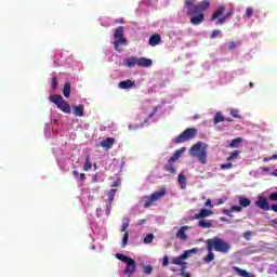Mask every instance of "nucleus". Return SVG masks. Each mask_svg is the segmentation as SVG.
<instances>
[{
    "label": "nucleus",
    "instance_id": "f257e3e1",
    "mask_svg": "<svg viewBox=\"0 0 277 277\" xmlns=\"http://www.w3.org/2000/svg\"><path fill=\"white\" fill-rule=\"evenodd\" d=\"M207 148H209L207 143L198 142L190 147L188 154L197 159L201 166H207Z\"/></svg>",
    "mask_w": 277,
    "mask_h": 277
},
{
    "label": "nucleus",
    "instance_id": "f03ea898",
    "mask_svg": "<svg viewBox=\"0 0 277 277\" xmlns=\"http://www.w3.org/2000/svg\"><path fill=\"white\" fill-rule=\"evenodd\" d=\"M206 243L207 250H215V252H222L223 254L230 252V243L220 237L210 238Z\"/></svg>",
    "mask_w": 277,
    "mask_h": 277
},
{
    "label": "nucleus",
    "instance_id": "7ed1b4c3",
    "mask_svg": "<svg viewBox=\"0 0 277 277\" xmlns=\"http://www.w3.org/2000/svg\"><path fill=\"white\" fill-rule=\"evenodd\" d=\"M114 49L117 53H122V47H128L129 41L124 38V28L119 26L114 31Z\"/></svg>",
    "mask_w": 277,
    "mask_h": 277
},
{
    "label": "nucleus",
    "instance_id": "20e7f679",
    "mask_svg": "<svg viewBox=\"0 0 277 277\" xmlns=\"http://www.w3.org/2000/svg\"><path fill=\"white\" fill-rule=\"evenodd\" d=\"M166 187H162L160 190L153 193L150 196L144 197V207L148 209L149 207H157V201L161 200L167 194Z\"/></svg>",
    "mask_w": 277,
    "mask_h": 277
},
{
    "label": "nucleus",
    "instance_id": "39448f33",
    "mask_svg": "<svg viewBox=\"0 0 277 277\" xmlns=\"http://www.w3.org/2000/svg\"><path fill=\"white\" fill-rule=\"evenodd\" d=\"M51 103H54L61 111L64 114H70V104L64 100V97L60 94L50 96Z\"/></svg>",
    "mask_w": 277,
    "mask_h": 277
},
{
    "label": "nucleus",
    "instance_id": "423d86ee",
    "mask_svg": "<svg viewBox=\"0 0 277 277\" xmlns=\"http://www.w3.org/2000/svg\"><path fill=\"white\" fill-rule=\"evenodd\" d=\"M196 137V129L188 128L184 132H182L179 136L173 138L174 144H183L184 142H189V140H194Z\"/></svg>",
    "mask_w": 277,
    "mask_h": 277
},
{
    "label": "nucleus",
    "instance_id": "0eeeda50",
    "mask_svg": "<svg viewBox=\"0 0 277 277\" xmlns=\"http://www.w3.org/2000/svg\"><path fill=\"white\" fill-rule=\"evenodd\" d=\"M184 12L187 16H190V17L196 16V14H200L198 4H194V0H185Z\"/></svg>",
    "mask_w": 277,
    "mask_h": 277
},
{
    "label": "nucleus",
    "instance_id": "6e6552de",
    "mask_svg": "<svg viewBox=\"0 0 277 277\" xmlns=\"http://www.w3.org/2000/svg\"><path fill=\"white\" fill-rule=\"evenodd\" d=\"M116 192H118V189L113 188L107 194L108 199L106 201V215H109V213H111V202H114V198H116Z\"/></svg>",
    "mask_w": 277,
    "mask_h": 277
},
{
    "label": "nucleus",
    "instance_id": "1a4fd4ad",
    "mask_svg": "<svg viewBox=\"0 0 277 277\" xmlns=\"http://www.w3.org/2000/svg\"><path fill=\"white\" fill-rule=\"evenodd\" d=\"M135 269H137V263H135V260L130 259L129 262H126L124 274H127V276L135 274Z\"/></svg>",
    "mask_w": 277,
    "mask_h": 277
},
{
    "label": "nucleus",
    "instance_id": "9d476101",
    "mask_svg": "<svg viewBox=\"0 0 277 277\" xmlns=\"http://www.w3.org/2000/svg\"><path fill=\"white\" fill-rule=\"evenodd\" d=\"M255 206L262 211H269V202L267 201V198L263 196L258 197V200L255 201Z\"/></svg>",
    "mask_w": 277,
    "mask_h": 277
},
{
    "label": "nucleus",
    "instance_id": "9b49d317",
    "mask_svg": "<svg viewBox=\"0 0 277 277\" xmlns=\"http://www.w3.org/2000/svg\"><path fill=\"white\" fill-rule=\"evenodd\" d=\"M189 228L192 227L188 225L180 227V229L175 234L176 239H179L180 241H187V230H189Z\"/></svg>",
    "mask_w": 277,
    "mask_h": 277
},
{
    "label": "nucleus",
    "instance_id": "f8f14e48",
    "mask_svg": "<svg viewBox=\"0 0 277 277\" xmlns=\"http://www.w3.org/2000/svg\"><path fill=\"white\" fill-rule=\"evenodd\" d=\"M241 211H243L241 206H232L230 209H224L223 214L228 215V217H233V213H241Z\"/></svg>",
    "mask_w": 277,
    "mask_h": 277
},
{
    "label": "nucleus",
    "instance_id": "ddd939ff",
    "mask_svg": "<svg viewBox=\"0 0 277 277\" xmlns=\"http://www.w3.org/2000/svg\"><path fill=\"white\" fill-rule=\"evenodd\" d=\"M114 144H116V138L114 137H107L106 140L100 142V146L102 148H105L106 150H109L114 147Z\"/></svg>",
    "mask_w": 277,
    "mask_h": 277
},
{
    "label": "nucleus",
    "instance_id": "4468645a",
    "mask_svg": "<svg viewBox=\"0 0 277 277\" xmlns=\"http://www.w3.org/2000/svg\"><path fill=\"white\" fill-rule=\"evenodd\" d=\"M205 21V14L198 13L196 15L190 16V23L192 25H200Z\"/></svg>",
    "mask_w": 277,
    "mask_h": 277
},
{
    "label": "nucleus",
    "instance_id": "2eb2a0df",
    "mask_svg": "<svg viewBox=\"0 0 277 277\" xmlns=\"http://www.w3.org/2000/svg\"><path fill=\"white\" fill-rule=\"evenodd\" d=\"M119 88L121 90H129L131 88H135V81L132 80H123L119 82Z\"/></svg>",
    "mask_w": 277,
    "mask_h": 277
},
{
    "label": "nucleus",
    "instance_id": "dca6fc26",
    "mask_svg": "<svg viewBox=\"0 0 277 277\" xmlns=\"http://www.w3.org/2000/svg\"><path fill=\"white\" fill-rule=\"evenodd\" d=\"M210 215H213V211L203 208L195 215V217L196 220H203V217H209Z\"/></svg>",
    "mask_w": 277,
    "mask_h": 277
},
{
    "label": "nucleus",
    "instance_id": "f3484780",
    "mask_svg": "<svg viewBox=\"0 0 277 277\" xmlns=\"http://www.w3.org/2000/svg\"><path fill=\"white\" fill-rule=\"evenodd\" d=\"M186 148L182 147L181 149L175 150V153L173 154V156L169 159L170 162L174 161H179V159H181V155H183V153H185Z\"/></svg>",
    "mask_w": 277,
    "mask_h": 277
},
{
    "label": "nucleus",
    "instance_id": "a211bd4d",
    "mask_svg": "<svg viewBox=\"0 0 277 277\" xmlns=\"http://www.w3.org/2000/svg\"><path fill=\"white\" fill-rule=\"evenodd\" d=\"M197 253H198V248L186 250L182 253V259H184V261H187V259H192L193 254H197Z\"/></svg>",
    "mask_w": 277,
    "mask_h": 277
},
{
    "label": "nucleus",
    "instance_id": "6ab92c4d",
    "mask_svg": "<svg viewBox=\"0 0 277 277\" xmlns=\"http://www.w3.org/2000/svg\"><path fill=\"white\" fill-rule=\"evenodd\" d=\"M211 6V2H209V0H203L201 2H199L197 4V8L199 10V13L202 14V12H205L206 10H209V8Z\"/></svg>",
    "mask_w": 277,
    "mask_h": 277
},
{
    "label": "nucleus",
    "instance_id": "aec40b11",
    "mask_svg": "<svg viewBox=\"0 0 277 277\" xmlns=\"http://www.w3.org/2000/svg\"><path fill=\"white\" fill-rule=\"evenodd\" d=\"M123 64L128 68H131V67L135 66L136 64H140V58H135V57L126 58L123 61Z\"/></svg>",
    "mask_w": 277,
    "mask_h": 277
},
{
    "label": "nucleus",
    "instance_id": "412c9836",
    "mask_svg": "<svg viewBox=\"0 0 277 277\" xmlns=\"http://www.w3.org/2000/svg\"><path fill=\"white\" fill-rule=\"evenodd\" d=\"M161 43V36L160 35H153L150 38H149V45L150 47H157V44H160Z\"/></svg>",
    "mask_w": 277,
    "mask_h": 277
},
{
    "label": "nucleus",
    "instance_id": "4be33fe9",
    "mask_svg": "<svg viewBox=\"0 0 277 277\" xmlns=\"http://www.w3.org/2000/svg\"><path fill=\"white\" fill-rule=\"evenodd\" d=\"M140 66L143 68H150V66H153V60L140 57Z\"/></svg>",
    "mask_w": 277,
    "mask_h": 277
},
{
    "label": "nucleus",
    "instance_id": "5701e85b",
    "mask_svg": "<svg viewBox=\"0 0 277 277\" xmlns=\"http://www.w3.org/2000/svg\"><path fill=\"white\" fill-rule=\"evenodd\" d=\"M225 10H226V9H225L223 5L219 6V8L214 11V13L212 14L211 21H215V19L220 18V16H222V14H224V11H225Z\"/></svg>",
    "mask_w": 277,
    "mask_h": 277
},
{
    "label": "nucleus",
    "instance_id": "b1692460",
    "mask_svg": "<svg viewBox=\"0 0 277 277\" xmlns=\"http://www.w3.org/2000/svg\"><path fill=\"white\" fill-rule=\"evenodd\" d=\"M171 263L172 265H187V262H185L183 255L172 258Z\"/></svg>",
    "mask_w": 277,
    "mask_h": 277
},
{
    "label": "nucleus",
    "instance_id": "393cba45",
    "mask_svg": "<svg viewBox=\"0 0 277 277\" xmlns=\"http://www.w3.org/2000/svg\"><path fill=\"white\" fill-rule=\"evenodd\" d=\"M233 272H236V274H238V276H242V277H251L250 273H248L246 269H241L237 266H233Z\"/></svg>",
    "mask_w": 277,
    "mask_h": 277
},
{
    "label": "nucleus",
    "instance_id": "a878e982",
    "mask_svg": "<svg viewBox=\"0 0 277 277\" xmlns=\"http://www.w3.org/2000/svg\"><path fill=\"white\" fill-rule=\"evenodd\" d=\"M84 107L83 105L74 106V114L79 118L83 117Z\"/></svg>",
    "mask_w": 277,
    "mask_h": 277
},
{
    "label": "nucleus",
    "instance_id": "bb28decb",
    "mask_svg": "<svg viewBox=\"0 0 277 277\" xmlns=\"http://www.w3.org/2000/svg\"><path fill=\"white\" fill-rule=\"evenodd\" d=\"M177 181H179L182 189H185V187H187V182H186L187 177H185V175L183 173L179 174Z\"/></svg>",
    "mask_w": 277,
    "mask_h": 277
},
{
    "label": "nucleus",
    "instance_id": "cd10ccee",
    "mask_svg": "<svg viewBox=\"0 0 277 277\" xmlns=\"http://www.w3.org/2000/svg\"><path fill=\"white\" fill-rule=\"evenodd\" d=\"M238 202L240 207H245V208L250 207L251 205V201L247 197H241V196L238 197Z\"/></svg>",
    "mask_w": 277,
    "mask_h": 277
},
{
    "label": "nucleus",
    "instance_id": "c85d7f7f",
    "mask_svg": "<svg viewBox=\"0 0 277 277\" xmlns=\"http://www.w3.org/2000/svg\"><path fill=\"white\" fill-rule=\"evenodd\" d=\"M198 226L200 228H211V226H213V223L211 221H207V220H200L198 222Z\"/></svg>",
    "mask_w": 277,
    "mask_h": 277
},
{
    "label": "nucleus",
    "instance_id": "c756f323",
    "mask_svg": "<svg viewBox=\"0 0 277 277\" xmlns=\"http://www.w3.org/2000/svg\"><path fill=\"white\" fill-rule=\"evenodd\" d=\"M70 82H66L63 89V95L65 96V98H70Z\"/></svg>",
    "mask_w": 277,
    "mask_h": 277
},
{
    "label": "nucleus",
    "instance_id": "7c9ffc66",
    "mask_svg": "<svg viewBox=\"0 0 277 277\" xmlns=\"http://www.w3.org/2000/svg\"><path fill=\"white\" fill-rule=\"evenodd\" d=\"M243 142V138L237 137L229 143V148H239V144Z\"/></svg>",
    "mask_w": 277,
    "mask_h": 277
},
{
    "label": "nucleus",
    "instance_id": "2f4dec72",
    "mask_svg": "<svg viewBox=\"0 0 277 277\" xmlns=\"http://www.w3.org/2000/svg\"><path fill=\"white\" fill-rule=\"evenodd\" d=\"M173 162H168V164H166L164 170L166 172H169L170 174H176V168H174V164H172Z\"/></svg>",
    "mask_w": 277,
    "mask_h": 277
},
{
    "label": "nucleus",
    "instance_id": "473e14b6",
    "mask_svg": "<svg viewBox=\"0 0 277 277\" xmlns=\"http://www.w3.org/2000/svg\"><path fill=\"white\" fill-rule=\"evenodd\" d=\"M224 120H226V118H224V115H222V113H216L214 116V124H220V122H224Z\"/></svg>",
    "mask_w": 277,
    "mask_h": 277
},
{
    "label": "nucleus",
    "instance_id": "72a5a7b5",
    "mask_svg": "<svg viewBox=\"0 0 277 277\" xmlns=\"http://www.w3.org/2000/svg\"><path fill=\"white\" fill-rule=\"evenodd\" d=\"M160 106H156L155 110L151 111L149 115H148V119L144 120L143 123H141L142 127H148V124H150V122H148V120H150V118H153V116H155L157 109H159Z\"/></svg>",
    "mask_w": 277,
    "mask_h": 277
},
{
    "label": "nucleus",
    "instance_id": "f704fd0d",
    "mask_svg": "<svg viewBox=\"0 0 277 277\" xmlns=\"http://www.w3.org/2000/svg\"><path fill=\"white\" fill-rule=\"evenodd\" d=\"M215 254L213 253V250H208V254L205 258L206 263H211V261H214Z\"/></svg>",
    "mask_w": 277,
    "mask_h": 277
},
{
    "label": "nucleus",
    "instance_id": "c9c22d12",
    "mask_svg": "<svg viewBox=\"0 0 277 277\" xmlns=\"http://www.w3.org/2000/svg\"><path fill=\"white\" fill-rule=\"evenodd\" d=\"M241 155V150H234L229 157H227V161H235Z\"/></svg>",
    "mask_w": 277,
    "mask_h": 277
},
{
    "label": "nucleus",
    "instance_id": "e433bc0d",
    "mask_svg": "<svg viewBox=\"0 0 277 277\" xmlns=\"http://www.w3.org/2000/svg\"><path fill=\"white\" fill-rule=\"evenodd\" d=\"M83 170L84 172H89V170H92V162H90V156H87L85 158Z\"/></svg>",
    "mask_w": 277,
    "mask_h": 277
},
{
    "label": "nucleus",
    "instance_id": "4c0bfd02",
    "mask_svg": "<svg viewBox=\"0 0 277 277\" xmlns=\"http://www.w3.org/2000/svg\"><path fill=\"white\" fill-rule=\"evenodd\" d=\"M116 259H118V261H121L122 263H127L130 261L131 258H129L122 253H116Z\"/></svg>",
    "mask_w": 277,
    "mask_h": 277
},
{
    "label": "nucleus",
    "instance_id": "58836bf2",
    "mask_svg": "<svg viewBox=\"0 0 277 277\" xmlns=\"http://www.w3.org/2000/svg\"><path fill=\"white\" fill-rule=\"evenodd\" d=\"M143 272L146 274V276H150V274H153V265H143Z\"/></svg>",
    "mask_w": 277,
    "mask_h": 277
},
{
    "label": "nucleus",
    "instance_id": "ea45409f",
    "mask_svg": "<svg viewBox=\"0 0 277 277\" xmlns=\"http://www.w3.org/2000/svg\"><path fill=\"white\" fill-rule=\"evenodd\" d=\"M153 239H155V235L154 234H148L144 239L143 242L148 245V243H153Z\"/></svg>",
    "mask_w": 277,
    "mask_h": 277
},
{
    "label": "nucleus",
    "instance_id": "a19ab883",
    "mask_svg": "<svg viewBox=\"0 0 277 277\" xmlns=\"http://www.w3.org/2000/svg\"><path fill=\"white\" fill-rule=\"evenodd\" d=\"M58 85H60V82H57V77L53 76L52 77V90H53V92H55L57 90Z\"/></svg>",
    "mask_w": 277,
    "mask_h": 277
},
{
    "label": "nucleus",
    "instance_id": "79ce46f5",
    "mask_svg": "<svg viewBox=\"0 0 277 277\" xmlns=\"http://www.w3.org/2000/svg\"><path fill=\"white\" fill-rule=\"evenodd\" d=\"M128 243H129V232H126L122 238V248H127Z\"/></svg>",
    "mask_w": 277,
    "mask_h": 277
},
{
    "label": "nucleus",
    "instance_id": "37998d69",
    "mask_svg": "<svg viewBox=\"0 0 277 277\" xmlns=\"http://www.w3.org/2000/svg\"><path fill=\"white\" fill-rule=\"evenodd\" d=\"M230 116H233V118H241L239 116V109H237V108H232L230 109Z\"/></svg>",
    "mask_w": 277,
    "mask_h": 277
},
{
    "label": "nucleus",
    "instance_id": "c03bdc74",
    "mask_svg": "<svg viewBox=\"0 0 277 277\" xmlns=\"http://www.w3.org/2000/svg\"><path fill=\"white\" fill-rule=\"evenodd\" d=\"M253 14H254V9H252V8H247L246 13H245V16H246L247 18H250Z\"/></svg>",
    "mask_w": 277,
    "mask_h": 277
},
{
    "label": "nucleus",
    "instance_id": "a18cd8bd",
    "mask_svg": "<svg viewBox=\"0 0 277 277\" xmlns=\"http://www.w3.org/2000/svg\"><path fill=\"white\" fill-rule=\"evenodd\" d=\"M268 199L271 200V202H277V193H271L268 195Z\"/></svg>",
    "mask_w": 277,
    "mask_h": 277
},
{
    "label": "nucleus",
    "instance_id": "49530a36",
    "mask_svg": "<svg viewBox=\"0 0 277 277\" xmlns=\"http://www.w3.org/2000/svg\"><path fill=\"white\" fill-rule=\"evenodd\" d=\"M227 47L229 51H235V49H237V43L235 41H230L229 43H227Z\"/></svg>",
    "mask_w": 277,
    "mask_h": 277
},
{
    "label": "nucleus",
    "instance_id": "de8ad7c7",
    "mask_svg": "<svg viewBox=\"0 0 277 277\" xmlns=\"http://www.w3.org/2000/svg\"><path fill=\"white\" fill-rule=\"evenodd\" d=\"M230 168H233L230 162L221 164V170H230Z\"/></svg>",
    "mask_w": 277,
    "mask_h": 277
},
{
    "label": "nucleus",
    "instance_id": "09e8293b",
    "mask_svg": "<svg viewBox=\"0 0 277 277\" xmlns=\"http://www.w3.org/2000/svg\"><path fill=\"white\" fill-rule=\"evenodd\" d=\"M243 238L246 239V241H250V239H252V232L248 230L243 234Z\"/></svg>",
    "mask_w": 277,
    "mask_h": 277
},
{
    "label": "nucleus",
    "instance_id": "8fccbe9b",
    "mask_svg": "<svg viewBox=\"0 0 277 277\" xmlns=\"http://www.w3.org/2000/svg\"><path fill=\"white\" fill-rule=\"evenodd\" d=\"M169 264L170 260L168 259V255H164L162 260V267H168Z\"/></svg>",
    "mask_w": 277,
    "mask_h": 277
},
{
    "label": "nucleus",
    "instance_id": "3c124183",
    "mask_svg": "<svg viewBox=\"0 0 277 277\" xmlns=\"http://www.w3.org/2000/svg\"><path fill=\"white\" fill-rule=\"evenodd\" d=\"M127 228H129V221H126L122 223V226H121V233H124L127 230Z\"/></svg>",
    "mask_w": 277,
    "mask_h": 277
},
{
    "label": "nucleus",
    "instance_id": "603ef678",
    "mask_svg": "<svg viewBox=\"0 0 277 277\" xmlns=\"http://www.w3.org/2000/svg\"><path fill=\"white\" fill-rule=\"evenodd\" d=\"M220 34H222V30H213V32L211 34L210 38L215 39L216 37L220 36Z\"/></svg>",
    "mask_w": 277,
    "mask_h": 277
},
{
    "label": "nucleus",
    "instance_id": "864d4df0",
    "mask_svg": "<svg viewBox=\"0 0 277 277\" xmlns=\"http://www.w3.org/2000/svg\"><path fill=\"white\" fill-rule=\"evenodd\" d=\"M224 23H226V17L223 16V17H220L216 22V25H224Z\"/></svg>",
    "mask_w": 277,
    "mask_h": 277
},
{
    "label": "nucleus",
    "instance_id": "5fc2aeb1",
    "mask_svg": "<svg viewBox=\"0 0 277 277\" xmlns=\"http://www.w3.org/2000/svg\"><path fill=\"white\" fill-rule=\"evenodd\" d=\"M233 14H234V12L229 11L223 17H225V21H228V18H230V16H233Z\"/></svg>",
    "mask_w": 277,
    "mask_h": 277
},
{
    "label": "nucleus",
    "instance_id": "6e6d98bb",
    "mask_svg": "<svg viewBox=\"0 0 277 277\" xmlns=\"http://www.w3.org/2000/svg\"><path fill=\"white\" fill-rule=\"evenodd\" d=\"M110 187H120V181H115Z\"/></svg>",
    "mask_w": 277,
    "mask_h": 277
},
{
    "label": "nucleus",
    "instance_id": "4d7b16f0",
    "mask_svg": "<svg viewBox=\"0 0 277 277\" xmlns=\"http://www.w3.org/2000/svg\"><path fill=\"white\" fill-rule=\"evenodd\" d=\"M115 23L118 24V25H123L124 19L123 18L115 19Z\"/></svg>",
    "mask_w": 277,
    "mask_h": 277
},
{
    "label": "nucleus",
    "instance_id": "13d9d810",
    "mask_svg": "<svg viewBox=\"0 0 277 277\" xmlns=\"http://www.w3.org/2000/svg\"><path fill=\"white\" fill-rule=\"evenodd\" d=\"M180 276H182V277H192V275L189 273H186V272H181Z\"/></svg>",
    "mask_w": 277,
    "mask_h": 277
},
{
    "label": "nucleus",
    "instance_id": "bf43d9fd",
    "mask_svg": "<svg viewBox=\"0 0 277 277\" xmlns=\"http://www.w3.org/2000/svg\"><path fill=\"white\" fill-rule=\"evenodd\" d=\"M271 211H275L277 213V205L269 206Z\"/></svg>",
    "mask_w": 277,
    "mask_h": 277
},
{
    "label": "nucleus",
    "instance_id": "052dcab7",
    "mask_svg": "<svg viewBox=\"0 0 277 277\" xmlns=\"http://www.w3.org/2000/svg\"><path fill=\"white\" fill-rule=\"evenodd\" d=\"M206 207H213V205L211 203V199H208V200L206 201Z\"/></svg>",
    "mask_w": 277,
    "mask_h": 277
},
{
    "label": "nucleus",
    "instance_id": "680f3d73",
    "mask_svg": "<svg viewBox=\"0 0 277 277\" xmlns=\"http://www.w3.org/2000/svg\"><path fill=\"white\" fill-rule=\"evenodd\" d=\"M181 268V272H185V269H187V264H184V265H180Z\"/></svg>",
    "mask_w": 277,
    "mask_h": 277
},
{
    "label": "nucleus",
    "instance_id": "e2e57ef3",
    "mask_svg": "<svg viewBox=\"0 0 277 277\" xmlns=\"http://www.w3.org/2000/svg\"><path fill=\"white\" fill-rule=\"evenodd\" d=\"M85 179H87V177H85V173H81V174H80V181H85Z\"/></svg>",
    "mask_w": 277,
    "mask_h": 277
},
{
    "label": "nucleus",
    "instance_id": "0e129e2a",
    "mask_svg": "<svg viewBox=\"0 0 277 277\" xmlns=\"http://www.w3.org/2000/svg\"><path fill=\"white\" fill-rule=\"evenodd\" d=\"M72 174H74V176H79V171L74 170V171H72Z\"/></svg>",
    "mask_w": 277,
    "mask_h": 277
},
{
    "label": "nucleus",
    "instance_id": "69168bd1",
    "mask_svg": "<svg viewBox=\"0 0 277 277\" xmlns=\"http://www.w3.org/2000/svg\"><path fill=\"white\" fill-rule=\"evenodd\" d=\"M272 176H277V169L272 172Z\"/></svg>",
    "mask_w": 277,
    "mask_h": 277
},
{
    "label": "nucleus",
    "instance_id": "338daca9",
    "mask_svg": "<svg viewBox=\"0 0 277 277\" xmlns=\"http://www.w3.org/2000/svg\"><path fill=\"white\" fill-rule=\"evenodd\" d=\"M269 159L274 160V159H277V155H273L272 157H269Z\"/></svg>",
    "mask_w": 277,
    "mask_h": 277
},
{
    "label": "nucleus",
    "instance_id": "774afa93",
    "mask_svg": "<svg viewBox=\"0 0 277 277\" xmlns=\"http://www.w3.org/2000/svg\"><path fill=\"white\" fill-rule=\"evenodd\" d=\"M272 224H277V219L272 220Z\"/></svg>",
    "mask_w": 277,
    "mask_h": 277
}]
</instances>
